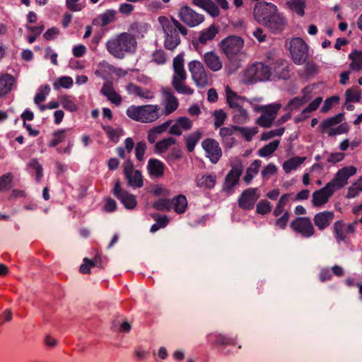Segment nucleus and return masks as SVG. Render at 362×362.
<instances>
[{
  "label": "nucleus",
  "instance_id": "1",
  "mask_svg": "<svg viewBox=\"0 0 362 362\" xmlns=\"http://www.w3.org/2000/svg\"><path fill=\"white\" fill-rule=\"evenodd\" d=\"M253 16L257 22L273 33L281 32L286 24V20L283 15L278 13L277 6L266 1L255 4Z\"/></svg>",
  "mask_w": 362,
  "mask_h": 362
},
{
  "label": "nucleus",
  "instance_id": "2",
  "mask_svg": "<svg viewBox=\"0 0 362 362\" xmlns=\"http://www.w3.org/2000/svg\"><path fill=\"white\" fill-rule=\"evenodd\" d=\"M356 173V168L354 166H346L339 170L330 182L324 187L313 193V206H320L326 204L333 193L344 187L347 184L348 179Z\"/></svg>",
  "mask_w": 362,
  "mask_h": 362
},
{
  "label": "nucleus",
  "instance_id": "3",
  "mask_svg": "<svg viewBox=\"0 0 362 362\" xmlns=\"http://www.w3.org/2000/svg\"><path fill=\"white\" fill-rule=\"evenodd\" d=\"M137 42L135 37L127 32L122 33L106 42L108 52L117 59H122L127 54H134Z\"/></svg>",
  "mask_w": 362,
  "mask_h": 362
},
{
  "label": "nucleus",
  "instance_id": "4",
  "mask_svg": "<svg viewBox=\"0 0 362 362\" xmlns=\"http://www.w3.org/2000/svg\"><path fill=\"white\" fill-rule=\"evenodd\" d=\"M184 53L177 55L173 62L174 74L172 79V86L177 93L184 95H192L194 90L185 84L187 72L184 68Z\"/></svg>",
  "mask_w": 362,
  "mask_h": 362
},
{
  "label": "nucleus",
  "instance_id": "5",
  "mask_svg": "<svg viewBox=\"0 0 362 362\" xmlns=\"http://www.w3.org/2000/svg\"><path fill=\"white\" fill-rule=\"evenodd\" d=\"M158 105H131L126 111L127 115L133 120L151 123L157 120L161 114Z\"/></svg>",
  "mask_w": 362,
  "mask_h": 362
},
{
  "label": "nucleus",
  "instance_id": "6",
  "mask_svg": "<svg viewBox=\"0 0 362 362\" xmlns=\"http://www.w3.org/2000/svg\"><path fill=\"white\" fill-rule=\"evenodd\" d=\"M158 22L165 33L164 47L168 50L175 49L181 42L177 30L171 25L170 20L165 16H160Z\"/></svg>",
  "mask_w": 362,
  "mask_h": 362
},
{
  "label": "nucleus",
  "instance_id": "7",
  "mask_svg": "<svg viewBox=\"0 0 362 362\" xmlns=\"http://www.w3.org/2000/svg\"><path fill=\"white\" fill-rule=\"evenodd\" d=\"M263 63H256L251 65L245 71V82L255 83L258 81H267L271 76V69Z\"/></svg>",
  "mask_w": 362,
  "mask_h": 362
},
{
  "label": "nucleus",
  "instance_id": "8",
  "mask_svg": "<svg viewBox=\"0 0 362 362\" xmlns=\"http://www.w3.org/2000/svg\"><path fill=\"white\" fill-rule=\"evenodd\" d=\"M344 119V114L339 113L334 117L324 119L320 124L321 132L324 133L328 129L330 130L328 132L329 136H333L334 135L344 134L349 132V127L346 122L341 123L335 128H331L341 123Z\"/></svg>",
  "mask_w": 362,
  "mask_h": 362
},
{
  "label": "nucleus",
  "instance_id": "9",
  "mask_svg": "<svg viewBox=\"0 0 362 362\" xmlns=\"http://www.w3.org/2000/svg\"><path fill=\"white\" fill-rule=\"evenodd\" d=\"M293 62L297 65L305 63L308 58V47L307 44L300 37L291 40L289 47Z\"/></svg>",
  "mask_w": 362,
  "mask_h": 362
},
{
  "label": "nucleus",
  "instance_id": "10",
  "mask_svg": "<svg viewBox=\"0 0 362 362\" xmlns=\"http://www.w3.org/2000/svg\"><path fill=\"white\" fill-rule=\"evenodd\" d=\"M188 69L196 86L203 88L209 84V78L202 62L193 60L188 63Z\"/></svg>",
  "mask_w": 362,
  "mask_h": 362
},
{
  "label": "nucleus",
  "instance_id": "11",
  "mask_svg": "<svg viewBox=\"0 0 362 362\" xmlns=\"http://www.w3.org/2000/svg\"><path fill=\"white\" fill-rule=\"evenodd\" d=\"M244 41L240 37L230 35L220 43L221 48L228 58L236 56L243 49Z\"/></svg>",
  "mask_w": 362,
  "mask_h": 362
},
{
  "label": "nucleus",
  "instance_id": "12",
  "mask_svg": "<svg viewBox=\"0 0 362 362\" xmlns=\"http://www.w3.org/2000/svg\"><path fill=\"white\" fill-rule=\"evenodd\" d=\"M178 17L191 28L199 25L204 21V15L195 12L188 6H184L180 8Z\"/></svg>",
  "mask_w": 362,
  "mask_h": 362
},
{
  "label": "nucleus",
  "instance_id": "13",
  "mask_svg": "<svg viewBox=\"0 0 362 362\" xmlns=\"http://www.w3.org/2000/svg\"><path fill=\"white\" fill-rule=\"evenodd\" d=\"M290 227L304 238H310L315 233V228L308 217H297L291 223Z\"/></svg>",
  "mask_w": 362,
  "mask_h": 362
},
{
  "label": "nucleus",
  "instance_id": "14",
  "mask_svg": "<svg viewBox=\"0 0 362 362\" xmlns=\"http://www.w3.org/2000/svg\"><path fill=\"white\" fill-rule=\"evenodd\" d=\"M112 194L123 204L126 209H133L137 205L136 197L129 193L127 191L122 189L119 180L115 183Z\"/></svg>",
  "mask_w": 362,
  "mask_h": 362
},
{
  "label": "nucleus",
  "instance_id": "15",
  "mask_svg": "<svg viewBox=\"0 0 362 362\" xmlns=\"http://www.w3.org/2000/svg\"><path fill=\"white\" fill-rule=\"evenodd\" d=\"M259 198V194L257 188H247L239 197L238 200V206L243 210H252Z\"/></svg>",
  "mask_w": 362,
  "mask_h": 362
},
{
  "label": "nucleus",
  "instance_id": "16",
  "mask_svg": "<svg viewBox=\"0 0 362 362\" xmlns=\"http://www.w3.org/2000/svg\"><path fill=\"white\" fill-rule=\"evenodd\" d=\"M242 173L243 166L241 165L232 167L225 177L223 191L231 194L233 192L234 187L239 183Z\"/></svg>",
  "mask_w": 362,
  "mask_h": 362
},
{
  "label": "nucleus",
  "instance_id": "17",
  "mask_svg": "<svg viewBox=\"0 0 362 362\" xmlns=\"http://www.w3.org/2000/svg\"><path fill=\"white\" fill-rule=\"evenodd\" d=\"M202 146L212 163H216L222 156L218 143L213 139H206L202 142Z\"/></svg>",
  "mask_w": 362,
  "mask_h": 362
},
{
  "label": "nucleus",
  "instance_id": "18",
  "mask_svg": "<svg viewBox=\"0 0 362 362\" xmlns=\"http://www.w3.org/2000/svg\"><path fill=\"white\" fill-rule=\"evenodd\" d=\"M334 218L333 211H323L315 215L313 221L320 230H323L330 225Z\"/></svg>",
  "mask_w": 362,
  "mask_h": 362
},
{
  "label": "nucleus",
  "instance_id": "19",
  "mask_svg": "<svg viewBox=\"0 0 362 362\" xmlns=\"http://www.w3.org/2000/svg\"><path fill=\"white\" fill-rule=\"evenodd\" d=\"M192 3L206 11L212 17H217L220 14L218 7L212 0H192Z\"/></svg>",
  "mask_w": 362,
  "mask_h": 362
},
{
  "label": "nucleus",
  "instance_id": "20",
  "mask_svg": "<svg viewBox=\"0 0 362 362\" xmlns=\"http://www.w3.org/2000/svg\"><path fill=\"white\" fill-rule=\"evenodd\" d=\"M204 61L207 67L212 71H218L222 69V62L214 52H206L204 55Z\"/></svg>",
  "mask_w": 362,
  "mask_h": 362
},
{
  "label": "nucleus",
  "instance_id": "21",
  "mask_svg": "<svg viewBox=\"0 0 362 362\" xmlns=\"http://www.w3.org/2000/svg\"><path fill=\"white\" fill-rule=\"evenodd\" d=\"M236 128V125H230V127L220 128L219 135L222 138V141L228 148L232 147L235 144V139L231 136L235 132H237Z\"/></svg>",
  "mask_w": 362,
  "mask_h": 362
},
{
  "label": "nucleus",
  "instance_id": "22",
  "mask_svg": "<svg viewBox=\"0 0 362 362\" xmlns=\"http://www.w3.org/2000/svg\"><path fill=\"white\" fill-rule=\"evenodd\" d=\"M216 179L217 177L214 173L198 175L195 180L196 186L199 188L204 187L208 189H211L215 187Z\"/></svg>",
  "mask_w": 362,
  "mask_h": 362
},
{
  "label": "nucleus",
  "instance_id": "23",
  "mask_svg": "<svg viewBox=\"0 0 362 362\" xmlns=\"http://www.w3.org/2000/svg\"><path fill=\"white\" fill-rule=\"evenodd\" d=\"M171 123L172 120L168 119L164 123L150 129L148 132L147 137L148 142L151 144H154L158 136L166 132L167 129L170 127Z\"/></svg>",
  "mask_w": 362,
  "mask_h": 362
},
{
  "label": "nucleus",
  "instance_id": "24",
  "mask_svg": "<svg viewBox=\"0 0 362 362\" xmlns=\"http://www.w3.org/2000/svg\"><path fill=\"white\" fill-rule=\"evenodd\" d=\"M147 168L150 175L160 177L164 174L165 165L156 158H150L148 162Z\"/></svg>",
  "mask_w": 362,
  "mask_h": 362
},
{
  "label": "nucleus",
  "instance_id": "25",
  "mask_svg": "<svg viewBox=\"0 0 362 362\" xmlns=\"http://www.w3.org/2000/svg\"><path fill=\"white\" fill-rule=\"evenodd\" d=\"M15 81V78L8 74L0 76V97L6 95L11 90Z\"/></svg>",
  "mask_w": 362,
  "mask_h": 362
},
{
  "label": "nucleus",
  "instance_id": "26",
  "mask_svg": "<svg viewBox=\"0 0 362 362\" xmlns=\"http://www.w3.org/2000/svg\"><path fill=\"white\" fill-rule=\"evenodd\" d=\"M163 94L166 100L165 105V113L169 115L177 108L179 105L178 100L170 89H164Z\"/></svg>",
  "mask_w": 362,
  "mask_h": 362
},
{
  "label": "nucleus",
  "instance_id": "27",
  "mask_svg": "<svg viewBox=\"0 0 362 362\" xmlns=\"http://www.w3.org/2000/svg\"><path fill=\"white\" fill-rule=\"evenodd\" d=\"M218 33V28L214 24L211 25L208 28L203 30L199 35L197 42L202 45L206 44L208 41L212 40Z\"/></svg>",
  "mask_w": 362,
  "mask_h": 362
},
{
  "label": "nucleus",
  "instance_id": "28",
  "mask_svg": "<svg viewBox=\"0 0 362 362\" xmlns=\"http://www.w3.org/2000/svg\"><path fill=\"white\" fill-rule=\"evenodd\" d=\"M115 13L116 11L115 10H107L103 13L99 15L97 18L94 19L93 23L103 27L106 26L115 21Z\"/></svg>",
  "mask_w": 362,
  "mask_h": 362
},
{
  "label": "nucleus",
  "instance_id": "29",
  "mask_svg": "<svg viewBox=\"0 0 362 362\" xmlns=\"http://www.w3.org/2000/svg\"><path fill=\"white\" fill-rule=\"evenodd\" d=\"M226 100L228 106L233 110L238 109L242 107L238 103L239 100H243L244 98L230 90L228 86L226 88Z\"/></svg>",
  "mask_w": 362,
  "mask_h": 362
},
{
  "label": "nucleus",
  "instance_id": "30",
  "mask_svg": "<svg viewBox=\"0 0 362 362\" xmlns=\"http://www.w3.org/2000/svg\"><path fill=\"white\" fill-rule=\"evenodd\" d=\"M305 157H292L284 163L283 169L285 173H289L292 170H296L299 165H300L305 160Z\"/></svg>",
  "mask_w": 362,
  "mask_h": 362
},
{
  "label": "nucleus",
  "instance_id": "31",
  "mask_svg": "<svg viewBox=\"0 0 362 362\" xmlns=\"http://www.w3.org/2000/svg\"><path fill=\"white\" fill-rule=\"evenodd\" d=\"M262 161L260 160H255L247 168L246 174L243 177L246 184H249L254 178L255 175L258 173Z\"/></svg>",
  "mask_w": 362,
  "mask_h": 362
},
{
  "label": "nucleus",
  "instance_id": "32",
  "mask_svg": "<svg viewBox=\"0 0 362 362\" xmlns=\"http://www.w3.org/2000/svg\"><path fill=\"white\" fill-rule=\"evenodd\" d=\"M287 5L292 12L300 16H304L306 6L305 0H290L287 1Z\"/></svg>",
  "mask_w": 362,
  "mask_h": 362
},
{
  "label": "nucleus",
  "instance_id": "33",
  "mask_svg": "<svg viewBox=\"0 0 362 362\" xmlns=\"http://www.w3.org/2000/svg\"><path fill=\"white\" fill-rule=\"evenodd\" d=\"M128 185L131 187L141 188L143 185V176L141 173L136 170L133 173H131L125 177Z\"/></svg>",
  "mask_w": 362,
  "mask_h": 362
},
{
  "label": "nucleus",
  "instance_id": "34",
  "mask_svg": "<svg viewBox=\"0 0 362 362\" xmlns=\"http://www.w3.org/2000/svg\"><path fill=\"white\" fill-rule=\"evenodd\" d=\"M209 337H214V341L212 342L213 345H235V338L229 337L222 334L216 333L214 334H210Z\"/></svg>",
  "mask_w": 362,
  "mask_h": 362
},
{
  "label": "nucleus",
  "instance_id": "35",
  "mask_svg": "<svg viewBox=\"0 0 362 362\" xmlns=\"http://www.w3.org/2000/svg\"><path fill=\"white\" fill-rule=\"evenodd\" d=\"M171 202H173L174 210L176 213L180 214L185 211L187 206V201L185 196L179 194L173 198Z\"/></svg>",
  "mask_w": 362,
  "mask_h": 362
},
{
  "label": "nucleus",
  "instance_id": "36",
  "mask_svg": "<svg viewBox=\"0 0 362 362\" xmlns=\"http://www.w3.org/2000/svg\"><path fill=\"white\" fill-rule=\"evenodd\" d=\"M361 98V90L357 86L347 89L346 91V103H358Z\"/></svg>",
  "mask_w": 362,
  "mask_h": 362
},
{
  "label": "nucleus",
  "instance_id": "37",
  "mask_svg": "<svg viewBox=\"0 0 362 362\" xmlns=\"http://www.w3.org/2000/svg\"><path fill=\"white\" fill-rule=\"evenodd\" d=\"M102 129L104 130L107 137L114 143H117L120 136L123 134V129H115L111 126L101 125Z\"/></svg>",
  "mask_w": 362,
  "mask_h": 362
},
{
  "label": "nucleus",
  "instance_id": "38",
  "mask_svg": "<svg viewBox=\"0 0 362 362\" xmlns=\"http://www.w3.org/2000/svg\"><path fill=\"white\" fill-rule=\"evenodd\" d=\"M202 134L199 131H196L191 133L185 139L186 147L189 152H192L195 148L196 144L202 138Z\"/></svg>",
  "mask_w": 362,
  "mask_h": 362
},
{
  "label": "nucleus",
  "instance_id": "39",
  "mask_svg": "<svg viewBox=\"0 0 362 362\" xmlns=\"http://www.w3.org/2000/svg\"><path fill=\"white\" fill-rule=\"evenodd\" d=\"M249 119L247 112L243 107L233 110V121L235 124H243Z\"/></svg>",
  "mask_w": 362,
  "mask_h": 362
},
{
  "label": "nucleus",
  "instance_id": "40",
  "mask_svg": "<svg viewBox=\"0 0 362 362\" xmlns=\"http://www.w3.org/2000/svg\"><path fill=\"white\" fill-rule=\"evenodd\" d=\"M27 167L35 171V180L40 182L43 177V168L37 158H31L27 163Z\"/></svg>",
  "mask_w": 362,
  "mask_h": 362
},
{
  "label": "nucleus",
  "instance_id": "41",
  "mask_svg": "<svg viewBox=\"0 0 362 362\" xmlns=\"http://www.w3.org/2000/svg\"><path fill=\"white\" fill-rule=\"evenodd\" d=\"M279 140H274L264 146L258 151V155L261 157H267L272 155L279 147Z\"/></svg>",
  "mask_w": 362,
  "mask_h": 362
},
{
  "label": "nucleus",
  "instance_id": "42",
  "mask_svg": "<svg viewBox=\"0 0 362 362\" xmlns=\"http://www.w3.org/2000/svg\"><path fill=\"white\" fill-rule=\"evenodd\" d=\"M281 108V104H269L268 105L260 106L258 109L262 112V113L268 117H272L273 119H275L279 110Z\"/></svg>",
  "mask_w": 362,
  "mask_h": 362
},
{
  "label": "nucleus",
  "instance_id": "43",
  "mask_svg": "<svg viewBox=\"0 0 362 362\" xmlns=\"http://www.w3.org/2000/svg\"><path fill=\"white\" fill-rule=\"evenodd\" d=\"M176 140L173 137H168L158 141L155 144V151L158 153L165 152L170 146L175 144Z\"/></svg>",
  "mask_w": 362,
  "mask_h": 362
},
{
  "label": "nucleus",
  "instance_id": "44",
  "mask_svg": "<svg viewBox=\"0 0 362 362\" xmlns=\"http://www.w3.org/2000/svg\"><path fill=\"white\" fill-rule=\"evenodd\" d=\"M66 129H59L52 134L53 138L49 141L48 146L53 148L65 140Z\"/></svg>",
  "mask_w": 362,
  "mask_h": 362
},
{
  "label": "nucleus",
  "instance_id": "45",
  "mask_svg": "<svg viewBox=\"0 0 362 362\" xmlns=\"http://www.w3.org/2000/svg\"><path fill=\"white\" fill-rule=\"evenodd\" d=\"M173 202L168 199H159L153 204V207L158 211H170Z\"/></svg>",
  "mask_w": 362,
  "mask_h": 362
},
{
  "label": "nucleus",
  "instance_id": "46",
  "mask_svg": "<svg viewBox=\"0 0 362 362\" xmlns=\"http://www.w3.org/2000/svg\"><path fill=\"white\" fill-rule=\"evenodd\" d=\"M274 74L279 78L287 79L289 77V71L288 66L283 62L276 64L274 68Z\"/></svg>",
  "mask_w": 362,
  "mask_h": 362
},
{
  "label": "nucleus",
  "instance_id": "47",
  "mask_svg": "<svg viewBox=\"0 0 362 362\" xmlns=\"http://www.w3.org/2000/svg\"><path fill=\"white\" fill-rule=\"evenodd\" d=\"M60 103L63 108L70 112H76L78 109L77 105L71 100V96L69 95L62 96Z\"/></svg>",
  "mask_w": 362,
  "mask_h": 362
},
{
  "label": "nucleus",
  "instance_id": "48",
  "mask_svg": "<svg viewBox=\"0 0 362 362\" xmlns=\"http://www.w3.org/2000/svg\"><path fill=\"white\" fill-rule=\"evenodd\" d=\"M214 117V127L215 129L220 128L225 122L227 115L222 109L216 110L213 112Z\"/></svg>",
  "mask_w": 362,
  "mask_h": 362
},
{
  "label": "nucleus",
  "instance_id": "49",
  "mask_svg": "<svg viewBox=\"0 0 362 362\" xmlns=\"http://www.w3.org/2000/svg\"><path fill=\"white\" fill-rule=\"evenodd\" d=\"M237 132H240L247 141H250L252 137L258 132L257 127L249 129L247 127L237 126Z\"/></svg>",
  "mask_w": 362,
  "mask_h": 362
},
{
  "label": "nucleus",
  "instance_id": "50",
  "mask_svg": "<svg viewBox=\"0 0 362 362\" xmlns=\"http://www.w3.org/2000/svg\"><path fill=\"white\" fill-rule=\"evenodd\" d=\"M256 211L262 215L267 214L272 211V204L268 200L262 199L257 203Z\"/></svg>",
  "mask_w": 362,
  "mask_h": 362
},
{
  "label": "nucleus",
  "instance_id": "51",
  "mask_svg": "<svg viewBox=\"0 0 362 362\" xmlns=\"http://www.w3.org/2000/svg\"><path fill=\"white\" fill-rule=\"evenodd\" d=\"M289 199V194H283L280 199L279 200L276 208L274 210V215L275 216H280L283 211H284V207L287 204Z\"/></svg>",
  "mask_w": 362,
  "mask_h": 362
},
{
  "label": "nucleus",
  "instance_id": "52",
  "mask_svg": "<svg viewBox=\"0 0 362 362\" xmlns=\"http://www.w3.org/2000/svg\"><path fill=\"white\" fill-rule=\"evenodd\" d=\"M344 223L341 221H337L334 224V232L338 242L345 240V235L343 231Z\"/></svg>",
  "mask_w": 362,
  "mask_h": 362
},
{
  "label": "nucleus",
  "instance_id": "53",
  "mask_svg": "<svg viewBox=\"0 0 362 362\" xmlns=\"http://www.w3.org/2000/svg\"><path fill=\"white\" fill-rule=\"evenodd\" d=\"M73 86V79L70 76H62L58 79L57 81L54 83V87L55 89L59 87L64 88H70Z\"/></svg>",
  "mask_w": 362,
  "mask_h": 362
},
{
  "label": "nucleus",
  "instance_id": "54",
  "mask_svg": "<svg viewBox=\"0 0 362 362\" xmlns=\"http://www.w3.org/2000/svg\"><path fill=\"white\" fill-rule=\"evenodd\" d=\"M98 264V259L95 258L94 260H90L86 257L83 259V263L80 267V272L82 274H89L91 267H95Z\"/></svg>",
  "mask_w": 362,
  "mask_h": 362
},
{
  "label": "nucleus",
  "instance_id": "55",
  "mask_svg": "<svg viewBox=\"0 0 362 362\" xmlns=\"http://www.w3.org/2000/svg\"><path fill=\"white\" fill-rule=\"evenodd\" d=\"M276 172L277 168L276 165L271 163L264 167L261 172V175L264 180H268L270 176L275 175Z\"/></svg>",
  "mask_w": 362,
  "mask_h": 362
},
{
  "label": "nucleus",
  "instance_id": "56",
  "mask_svg": "<svg viewBox=\"0 0 362 362\" xmlns=\"http://www.w3.org/2000/svg\"><path fill=\"white\" fill-rule=\"evenodd\" d=\"M50 90V88L48 85H45L44 86H41L39 92L35 95L34 98V102L36 104H40L43 102L46 99V95L48 94Z\"/></svg>",
  "mask_w": 362,
  "mask_h": 362
},
{
  "label": "nucleus",
  "instance_id": "57",
  "mask_svg": "<svg viewBox=\"0 0 362 362\" xmlns=\"http://www.w3.org/2000/svg\"><path fill=\"white\" fill-rule=\"evenodd\" d=\"M146 150V144L141 141L136 144L135 147V156L139 161L144 160V156Z\"/></svg>",
  "mask_w": 362,
  "mask_h": 362
},
{
  "label": "nucleus",
  "instance_id": "58",
  "mask_svg": "<svg viewBox=\"0 0 362 362\" xmlns=\"http://www.w3.org/2000/svg\"><path fill=\"white\" fill-rule=\"evenodd\" d=\"M308 99L304 95L303 97H295L292 98L288 103V107L291 110L298 109L299 107L305 104Z\"/></svg>",
  "mask_w": 362,
  "mask_h": 362
},
{
  "label": "nucleus",
  "instance_id": "59",
  "mask_svg": "<svg viewBox=\"0 0 362 362\" xmlns=\"http://www.w3.org/2000/svg\"><path fill=\"white\" fill-rule=\"evenodd\" d=\"M153 62L158 64H163L166 62V54L163 49H156L152 54Z\"/></svg>",
  "mask_w": 362,
  "mask_h": 362
},
{
  "label": "nucleus",
  "instance_id": "60",
  "mask_svg": "<svg viewBox=\"0 0 362 362\" xmlns=\"http://www.w3.org/2000/svg\"><path fill=\"white\" fill-rule=\"evenodd\" d=\"M339 100V98L337 95H334L330 98H327L324 104L321 108V112L325 113L328 112L333 106L334 103H338Z\"/></svg>",
  "mask_w": 362,
  "mask_h": 362
},
{
  "label": "nucleus",
  "instance_id": "61",
  "mask_svg": "<svg viewBox=\"0 0 362 362\" xmlns=\"http://www.w3.org/2000/svg\"><path fill=\"white\" fill-rule=\"evenodd\" d=\"M322 102V97L316 98L313 101H312L311 103H309L308 107H306L303 110V114H304V113H310V112H311L313 111L316 110L319 107V106H320V105L321 104Z\"/></svg>",
  "mask_w": 362,
  "mask_h": 362
},
{
  "label": "nucleus",
  "instance_id": "62",
  "mask_svg": "<svg viewBox=\"0 0 362 362\" xmlns=\"http://www.w3.org/2000/svg\"><path fill=\"white\" fill-rule=\"evenodd\" d=\"M274 119L272 117H268L264 114L261 115L257 119V124L264 128H269L272 126Z\"/></svg>",
  "mask_w": 362,
  "mask_h": 362
},
{
  "label": "nucleus",
  "instance_id": "63",
  "mask_svg": "<svg viewBox=\"0 0 362 362\" xmlns=\"http://www.w3.org/2000/svg\"><path fill=\"white\" fill-rule=\"evenodd\" d=\"M13 180V175L11 173H6L0 177V190L6 189L9 186Z\"/></svg>",
  "mask_w": 362,
  "mask_h": 362
},
{
  "label": "nucleus",
  "instance_id": "64",
  "mask_svg": "<svg viewBox=\"0 0 362 362\" xmlns=\"http://www.w3.org/2000/svg\"><path fill=\"white\" fill-rule=\"evenodd\" d=\"M289 217L290 213L287 211H285L284 214L280 218L276 220L275 226L280 228L281 229H285Z\"/></svg>",
  "mask_w": 362,
  "mask_h": 362
}]
</instances>
